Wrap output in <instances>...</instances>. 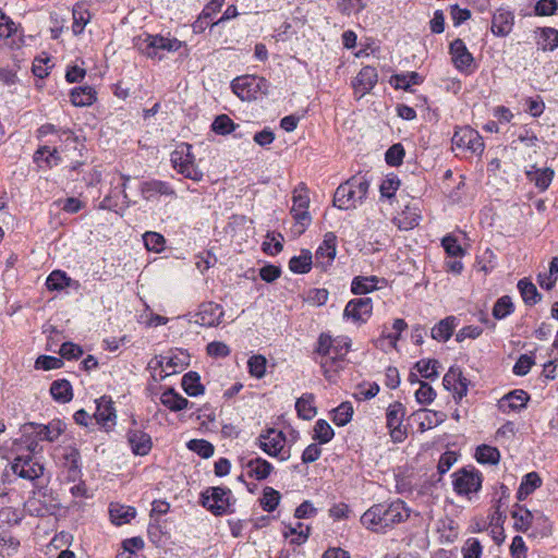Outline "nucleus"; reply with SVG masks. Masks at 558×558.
Returning a JSON list of instances; mask_svg holds the SVG:
<instances>
[{
	"label": "nucleus",
	"mask_w": 558,
	"mask_h": 558,
	"mask_svg": "<svg viewBox=\"0 0 558 558\" xmlns=\"http://www.w3.org/2000/svg\"><path fill=\"white\" fill-rule=\"evenodd\" d=\"M350 348L351 339L349 337L339 336L333 338L326 332L319 335L314 354H316V361L328 381H335L336 375L343 369Z\"/></svg>",
	"instance_id": "f257e3e1"
},
{
	"label": "nucleus",
	"mask_w": 558,
	"mask_h": 558,
	"mask_svg": "<svg viewBox=\"0 0 558 558\" xmlns=\"http://www.w3.org/2000/svg\"><path fill=\"white\" fill-rule=\"evenodd\" d=\"M411 509L401 499L390 504H376L367 509L361 517L362 525L379 534H386L396 525L408 521Z\"/></svg>",
	"instance_id": "f03ea898"
},
{
	"label": "nucleus",
	"mask_w": 558,
	"mask_h": 558,
	"mask_svg": "<svg viewBox=\"0 0 558 558\" xmlns=\"http://www.w3.org/2000/svg\"><path fill=\"white\" fill-rule=\"evenodd\" d=\"M368 189L369 182L365 177L354 175L337 187L333 205L342 210L355 208L365 199Z\"/></svg>",
	"instance_id": "7ed1b4c3"
},
{
	"label": "nucleus",
	"mask_w": 558,
	"mask_h": 558,
	"mask_svg": "<svg viewBox=\"0 0 558 558\" xmlns=\"http://www.w3.org/2000/svg\"><path fill=\"white\" fill-rule=\"evenodd\" d=\"M138 51L150 59H162L161 51L175 52L181 47L186 46L185 43L161 35H145L136 40Z\"/></svg>",
	"instance_id": "20e7f679"
},
{
	"label": "nucleus",
	"mask_w": 558,
	"mask_h": 558,
	"mask_svg": "<svg viewBox=\"0 0 558 558\" xmlns=\"http://www.w3.org/2000/svg\"><path fill=\"white\" fill-rule=\"evenodd\" d=\"M232 492L228 487H208L201 494V504L214 515L231 513L233 505Z\"/></svg>",
	"instance_id": "39448f33"
},
{
	"label": "nucleus",
	"mask_w": 558,
	"mask_h": 558,
	"mask_svg": "<svg viewBox=\"0 0 558 558\" xmlns=\"http://www.w3.org/2000/svg\"><path fill=\"white\" fill-rule=\"evenodd\" d=\"M172 167L184 178L198 182L203 179V172L195 166V157L190 144H182L171 153Z\"/></svg>",
	"instance_id": "423d86ee"
},
{
	"label": "nucleus",
	"mask_w": 558,
	"mask_h": 558,
	"mask_svg": "<svg viewBox=\"0 0 558 558\" xmlns=\"http://www.w3.org/2000/svg\"><path fill=\"white\" fill-rule=\"evenodd\" d=\"M453 490L459 496H465L471 499L482 488L483 475L475 468H462L452 474Z\"/></svg>",
	"instance_id": "0eeeda50"
},
{
	"label": "nucleus",
	"mask_w": 558,
	"mask_h": 558,
	"mask_svg": "<svg viewBox=\"0 0 558 558\" xmlns=\"http://www.w3.org/2000/svg\"><path fill=\"white\" fill-rule=\"evenodd\" d=\"M258 447L268 456L278 458L280 461H287L291 453L286 449V436L281 430L269 428L257 438Z\"/></svg>",
	"instance_id": "6e6552de"
},
{
	"label": "nucleus",
	"mask_w": 558,
	"mask_h": 558,
	"mask_svg": "<svg viewBox=\"0 0 558 558\" xmlns=\"http://www.w3.org/2000/svg\"><path fill=\"white\" fill-rule=\"evenodd\" d=\"M291 214L298 225L302 227L300 232H303L305 227L311 222L308 213L310 197L308 191L304 183H300L293 191Z\"/></svg>",
	"instance_id": "1a4fd4ad"
},
{
	"label": "nucleus",
	"mask_w": 558,
	"mask_h": 558,
	"mask_svg": "<svg viewBox=\"0 0 558 558\" xmlns=\"http://www.w3.org/2000/svg\"><path fill=\"white\" fill-rule=\"evenodd\" d=\"M451 141L453 146L473 154L480 155L484 150L482 136L470 126L457 128Z\"/></svg>",
	"instance_id": "9d476101"
},
{
	"label": "nucleus",
	"mask_w": 558,
	"mask_h": 558,
	"mask_svg": "<svg viewBox=\"0 0 558 558\" xmlns=\"http://www.w3.org/2000/svg\"><path fill=\"white\" fill-rule=\"evenodd\" d=\"M266 84L264 77L256 75H243L234 78L231 83L232 92L241 99L251 101L256 98V94L262 85Z\"/></svg>",
	"instance_id": "9b49d317"
},
{
	"label": "nucleus",
	"mask_w": 558,
	"mask_h": 558,
	"mask_svg": "<svg viewBox=\"0 0 558 558\" xmlns=\"http://www.w3.org/2000/svg\"><path fill=\"white\" fill-rule=\"evenodd\" d=\"M405 409L402 403L396 401L391 403L386 412L387 427L389 428L390 436L395 442H401L407 436L405 428H403V418Z\"/></svg>",
	"instance_id": "f8f14e48"
},
{
	"label": "nucleus",
	"mask_w": 558,
	"mask_h": 558,
	"mask_svg": "<svg viewBox=\"0 0 558 558\" xmlns=\"http://www.w3.org/2000/svg\"><path fill=\"white\" fill-rule=\"evenodd\" d=\"M14 474L25 480H36L44 473V466L31 454L17 456L11 466Z\"/></svg>",
	"instance_id": "ddd939ff"
},
{
	"label": "nucleus",
	"mask_w": 558,
	"mask_h": 558,
	"mask_svg": "<svg viewBox=\"0 0 558 558\" xmlns=\"http://www.w3.org/2000/svg\"><path fill=\"white\" fill-rule=\"evenodd\" d=\"M373 311V302L371 298L353 299L348 302L343 311V316L355 323H366Z\"/></svg>",
	"instance_id": "4468645a"
},
{
	"label": "nucleus",
	"mask_w": 558,
	"mask_h": 558,
	"mask_svg": "<svg viewBox=\"0 0 558 558\" xmlns=\"http://www.w3.org/2000/svg\"><path fill=\"white\" fill-rule=\"evenodd\" d=\"M81 454L76 448L66 447L63 452V476L68 483H75L82 477Z\"/></svg>",
	"instance_id": "2eb2a0df"
},
{
	"label": "nucleus",
	"mask_w": 558,
	"mask_h": 558,
	"mask_svg": "<svg viewBox=\"0 0 558 558\" xmlns=\"http://www.w3.org/2000/svg\"><path fill=\"white\" fill-rule=\"evenodd\" d=\"M444 387L453 392L457 400H461L468 393L469 380L462 375L459 367H450L442 378Z\"/></svg>",
	"instance_id": "dca6fc26"
},
{
	"label": "nucleus",
	"mask_w": 558,
	"mask_h": 558,
	"mask_svg": "<svg viewBox=\"0 0 558 558\" xmlns=\"http://www.w3.org/2000/svg\"><path fill=\"white\" fill-rule=\"evenodd\" d=\"M222 316L223 310L219 304L206 302L199 306L195 314V323L201 326L213 327L220 324Z\"/></svg>",
	"instance_id": "f3484780"
},
{
	"label": "nucleus",
	"mask_w": 558,
	"mask_h": 558,
	"mask_svg": "<svg viewBox=\"0 0 558 558\" xmlns=\"http://www.w3.org/2000/svg\"><path fill=\"white\" fill-rule=\"evenodd\" d=\"M530 396L522 389H515L504 396L499 402L498 408L504 413L520 411L526 407Z\"/></svg>",
	"instance_id": "a211bd4d"
},
{
	"label": "nucleus",
	"mask_w": 558,
	"mask_h": 558,
	"mask_svg": "<svg viewBox=\"0 0 558 558\" xmlns=\"http://www.w3.org/2000/svg\"><path fill=\"white\" fill-rule=\"evenodd\" d=\"M336 242L337 236L332 232H327L324 236L323 243L318 246L315 253L316 264L323 268L329 266L336 257Z\"/></svg>",
	"instance_id": "6ab92c4d"
},
{
	"label": "nucleus",
	"mask_w": 558,
	"mask_h": 558,
	"mask_svg": "<svg viewBox=\"0 0 558 558\" xmlns=\"http://www.w3.org/2000/svg\"><path fill=\"white\" fill-rule=\"evenodd\" d=\"M94 417L96 422L104 427L114 425L117 416L113 402L110 397L102 396L96 400Z\"/></svg>",
	"instance_id": "aec40b11"
},
{
	"label": "nucleus",
	"mask_w": 558,
	"mask_h": 558,
	"mask_svg": "<svg viewBox=\"0 0 558 558\" xmlns=\"http://www.w3.org/2000/svg\"><path fill=\"white\" fill-rule=\"evenodd\" d=\"M378 81L377 70L374 66H363L353 81V87L361 96L371 92Z\"/></svg>",
	"instance_id": "412c9836"
},
{
	"label": "nucleus",
	"mask_w": 558,
	"mask_h": 558,
	"mask_svg": "<svg viewBox=\"0 0 558 558\" xmlns=\"http://www.w3.org/2000/svg\"><path fill=\"white\" fill-rule=\"evenodd\" d=\"M450 53L454 66L460 71L469 69L474 61L472 53L469 52L464 41L460 38L450 44Z\"/></svg>",
	"instance_id": "4be33fe9"
},
{
	"label": "nucleus",
	"mask_w": 558,
	"mask_h": 558,
	"mask_svg": "<svg viewBox=\"0 0 558 558\" xmlns=\"http://www.w3.org/2000/svg\"><path fill=\"white\" fill-rule=\"evenodd\" d=\"M128 441L132 452L136 456L148 454L153 446L151 437L140 429H130L128 432Z\"/></svg>",
	"instance_id": "5701e85b"
},
{
	"label": "nucleus",
	"mask_w": 558,
	"mask_h": 558,
	"mask_svg": "<svg viewBox=\"0 0 558 558\" xmlns=\"http://www.w3.org/2000/svg\"><path fill=\"white\" fill-rule=\"evenodd\" d=\"M141 193L146 201H150L157 195L175 196V192L170 184L160 180L143 182L141 185Z\"/></svg>",
	"instance_id": "b1692460"
},
{
	"label": "nucleus",
	"mask_w": 558,
	"mask_h": 558,
	"mask_svg": "<svg viewBox=\"0 0 558 558\" xmlns=\"http://www.w3.org/2000/svg\"><path fill=\"white\" fill-rule=\"evenodd\" d=\"M35 427L36 436L39 440L54 441L64 432V425L61 421H51L47 425L31 423Z\"/></svg>",
	"instance_id": "393cba45"
},
{
	"label": "nucleus",
	"mask_w": 558,
	"mask_h": 558,
	"mask_svg": "<svg viewBox=\"0 0 558 558\" xmlns=\"http://www.w3.org/2000/svg\"><path fill=\"white\" fill-rule=\"evenodd\" d=\"M245 468L248 470V476L257 481L266 480L274 470L272 464L260 457L248 460Z\"/></svg>",
	"instance_id": "a878e982"
},
{
	"label": "nucleus",
	"mask_w": 558,
	"mask_h": 558,
	"mask_svg": "<svg viewBox=\"0 0 558 558\" xmlns=\"http://www.w3.org/2000/svg\"><path fill=\"white\" fill-rule=\"evenodd\" d=\"M513 25V15L509 11H497L493 15L492 32L496 36H506Z\"/></svg>",
	"instance_id": "bb28decb"
},
{
	"label": "nucleus",
	"mask_w": 558,
	"mask_h": 558,
	"mask_svg": "<svg viewBox=\"0 0 558 558\" xmlns=\"http://www.w3.org/2000/svg\"><path fill=\"white\" fill-rule=\"evenodd\" d=\"M413 415L416 420L420 421V429L422 432L438 426L446 418L445 413L427 409L420 410L415 412Z\"/></svg>",
	"instance_id": "cd10ccee"
},
{
	"label": "nucleus",
	"mask_w": 558,
	"mask_h": 558,
	"mask_svg": "<svg viewBox=\"0 0 558 558\" xmlns=\"http://www.w3.org/2000/svg\"><path fill=\"white\" fill-rule=\"evenodd\" d=\"M189 365V355L180 353L173 356H159L156 357V366L161 367L163 371H170L166 375L178 373Z\"/></svg>",
	"instance_id": "c85d7f7f"
},
{
	"label": "nucleus",
	"mask_w": 558,
	"mask_h": 558,
	"mask_svg": "<svg viewBox=\"0 0 558 558\" xmlns=\"http://www.w3.org/2000/svg\"><path fill=\"white\" fill-rule=\"evenodd\" d=\"M50 395L59 403H68L73 398V389L69 380L57 379L50 385Z\"/></svg>",
	"instance_id": "c756f323"
},
{
	"label": "nucleus",
	"mask_w": 558,
	"mask_h": 558,
	"mask_svg": "<svg viewBox=\"0 0 558 558\" xmlns=\"http://www.w3.org/2000/svg\"><path fill=\"white\" fill-rule=\"evenodd\" d=\"M420 219L421 215L418 208L408 205L402 213L395 218V222L399 229L411 230L418 226Z\"/></svg>",
	"instance_id": "7c9ffc66"
},
{
	"label": "nucleus",
	"mask_w": 558,
	"mask_h": 558,
	"mask_svg": "<svg viewBox=\"0 0 558 558\" xmlns=\"http://www.w3.org/2000/svg\"><path fill=\"white\" fill-rule=\"evenodd\" d=\"M71 102L75 107H86L93 105L97 97L96 92L90 86H80L73 88L70 94Z\"/></svg>",
	"instance_id": "2f4dec72"
},
{
	"label": "nucleus",
	"mask_w": 558,
	"mask_h": 558,
	"mask_svg": "<svg viewBox=\"0 0 558 558\" xmlns=\"http://www.w3.org/2000/svg\"><path fill=\"white\" fill-rule=\"evenodd\" d=\"M161 403L172 412L184 410L189 405V400L174 391L173 388H168L160 397Z\"/></svg>",
	"instance_id": "473e14b6"
},
{
	"label": "nucleus",
	"mask_w": 558,
	"mask_h": 558,
	"mask_svg": "<svg viewBox=\"0 0 558 558\" xmlns=\"http://www.w3.org/2000/svg\"><path fill=\"white\" fill-rule=\"evenodd\" d=\"M518 289L526 305H535L542 300V294L538 293L536 286L527 278L519 280Z\"/></svg>",
	"instance_id": "72a5a7b5"
},
{
	"label": "nucleus",
	"mask_w": 558,
	"mask_h": 558,
	"mask_svg": "<svg viewBox=\"0 0 558 558\" xmlns=\"http://www.w3.org/2000/svg\"><path fill=\"white\" fill-rule=\"evenodd\" d=\"M111 522L116 525L129 523L136 515V510L130 506L111 505L109 509Z\"/></svg>",
	"instance_id": "f704fd0d"
},
{
	"label": "nucleus",
	"mask_w": 558,
	"mask_h": 558,
	"mask_svg": "<svg viewBox=\"0 0 558 558\" xmlns=\"http://www.w3.org/2000/svg\"><path fill=\"white\" fill-rule=\"evenodd\" d=\"M514 520L513 527L515 531L525 533L532 525L533 514L526 508L515 505V509L511 511Z\"/></svg>",
	"instance_id": "c9c22d12"
},
{
	"label": "nucleus",
	"mask_w": 558,
	"mask_h": 558,
	"mask_svg": "<svg viewBox=\"0 0 558 558\" xmlns=\"http://www.w3.org/2000/svg\"><path fill=\"white\" fill-rule=\"evenodd\" d=\"M181 385L183 390L191 397L204 393V386L201 384V377L196 372L184 374Z\"/></svg>",
	"instance_id": "e433bc0d"
},
{
	"label": "nucleus",
	"mask_w": 558,
	"mask_h": 558,
	"mask_svg": "<svg viewBox=\"0 0 558 558\" xmlns=\"http://www.w3.org/2000/svg\"><path fill=\"white\" fill-rule=\"evenodd\" d=\"M295 410L299 417L303 420H312L316 415L314 396L312 393H305L300 397L295 402Z\"/></svg>",
	"instance_id": "4c0bfd02"
},
{
	"label": "nucleus",
	"mask_w": 558,
	"mask_h": 558,
	"mask_svg": "<svg viewBox=\"0 0 558 558\" xmlns=\"http://www.w3.org/2000/svg\"><path fill=\"white\" fill-rule=\"evenodd\" d=\"M378 278L376 276L355 277L351 283L353 294H367L377 289Z\"/></svg>",
	"instance_id": "58836bf2"
},
{
	"label": "nucleus",
	"mask_w": 558,
	"mask_h": 558,
	"mask_svg": "<svg viewBox=\"0 0 558 558\" xmlns=\"http://www.w3.org/2000/svg\"><path fill=\"white\" fill-rule=\"evenodd\" d=\"M454 317H446L435 325L432 329V338L442 342L449 340L454 329Z\"/></svg>",
	"instance_id": "ea45409f"
},
{
	"label": "nucleus",
	"mask_w": 558,
	"mask_h": 558,
	"mask_svg": "<svg viewBox=\"0 0 558 558\" xmlns=\"http://www.w3.org/2000/svg\"><path fill=\"white\" fill-rule=\"evenodd\" d=\"M475 458L481 464L495 465L500 460V452L496 447L481 445L476 449Z\"/></svg>",
	"instance_id": "a19ab883"
},
{
	"label": "nucleus",
	"mask_w": 558,
	"mask_h": 558,
	"mask_svg": "<svg viewBox=\"0 0 558 558\" xmlns=\"http://www.w3.org/2000/svg\"><path fill=\"white\" fill-rule=\"evenodd\" d=\"M312 268V254L303 251L301 255L293 256L289 262V269L294 274H307Z\"/></svg>",
	"instance_id": "79ce46f5"
},
{
	"label": "nucleus",
	"mask_w": 558,
	"mask_h": 558,
	"mask_svg": "<svg viewBox=\"0 0 558 558\" xmlns=\"http://www.w3.org/2000/svg\"><path fill=\"white\" fill-rule=\"evenodd\" d=\"M423 82L417 72H409L405 74H396L391 77V83L396 88L409 90L412 85H418Z\"/></svg>",
	"instance_id": "37998d69"
},
{
	"label": "nucleus",
	"mask_w": 558,
	"mask_h": 558,
	"mask_svg": "<svg viewBox=\"0 0 558 558\" xmlns=\"http://www.w3.org/2000/svg\"><path fill=\"white\" fill-rule=\"evenodd\" d=\"M280 493L272 487H265L260 498V506L264 511L272 512L279 505Z\"/></svg>",
	"instance_id": "c03bdc74"
},
{
	"label": "nucleus",
	"mask_w": 558,
	"mask_h": 558,
	"mask_svg": "<svg viewBox=\"0 0 558 558\" xmlns=\"http://www.w3.org/2000/svg\"><path fill=\"white\" fill-rule=\"evenodd\" d=\"M333 429L330 424L325 420H318L314 426V436L315 440H318L319 444H327L333 438Z\"/></svg>",
	"instance_id": "a18cd8bd"
},
{
	"label": "nucleus",
	"mask_w": 558,
	"mask_h": 558,
	"mask_svg": "<svg viewBox=\"0 0 558 558\" xmlns=\"http://www.w3.org/2000/svg\"><path fill=\"white\" fill-rule=\"evenodd\" d=\"M267 360L262 354L252 355L247 361L248 373L255 378H263L266 374Z\"/></svg>",
	"instance_id": "49530a36"
},
{
	"label": "nucleus",
	"mask_w": 558,
	"mask_h": 558,
	"mask_svg": "<svg viewBox=\"0 0 558 558\" xmlns=\"http://www.w3.org/2000/svg\"><path fill=\"white\" fill-rule=\"evenodd\" d=\"M514 310L513 303L509 295H504L499 298L494 307H493V316L496 319H502L510 315Z\"/></svg>",
	"instance_id": "de8ad7c7"
},
{
	"label": "nucleus",
	"mask_w": 558,
	"mask_h": 558,
	"mask_svg": "<svg viewBox=\"0 0 558 558\" xmlns=\"http://www.w3.org/2000/svg\"><path fill=\"white\" fill-rule=\"evenodd\" d=\"M71 279L66 276L64 271L53 270L46 280V286L48 290H62L65 287L70 286Z\"/></svg>",
	"instance_id": "09e8293b"
},
{
	"label": "nucleus",
	"mask_w": 558,
	"mask_h": 558,
	"mask_svg": "<svg viewBox=\"0 0 558 558\" xmlns=\"http://www.w3.org/2000/svg\"><path fill=\"white\" fill-rule=\"evenodd\" d=\"M353 415V407L350 402H342L333 410V423L338 426L347 425Z\"/></svg>",
	"instance_id": "8fccbe9b"
},
{
	"label": "nucleus",
	"mask_w": 558,
	"mask_h": 558,
	"mask_svg": "<svg viewBox=\"0 0 558 558\" xmlns=\"http://www.w3.org/2000/svg\"><path fill=\"white\" fill-rule=\"evenodd\" d=\"M235 128H236V125L227 114L218 116L211 124V130L216 134H220V135L230 134L231 132H233L235 130Z\"/></svg>",
	"instance_id": "3c124183"
},
{
	"label": "nucleus",
	"mask_w": 558,
	"mask_h": 558,
	"mask_svg": "<svg viewBox=\"0 0 558 558\" xmlns=\"http://www.w3.org/2000/svg\"><path fill=\"white\" fill-rule=\"evenodd\" d=\"M187 448L205 459L210 458L215 451L214 446L205 439H192L187 442Z\"/></svg>",
	"instance_id": "603ef678"
},
{
	"label": "nucleus",
	"mask_w": 558,
	"mask_h": 558,
	"mask_svg": "<svg viewBox=\"0 0 558 558\" xmlns=\"http://www.w3.org/2000/svg\"><path fill=\"white\" fill-rule=\"evenodd\" d=\"M438 362L436 360H421L416 362L415 368L422 377L427 379H434L438 376L437 372Z\"/></svg>",
	"instance_id": "864d4df0"
},
{
	"label": "nucleus",
	"mask_w": 558,
	"mask_h": 558,
	"mask_svg": "<svg viewBox=\"0 0 558 558\" xmlns=\"http://www.w3.org/2000/svg\"><path fill=\"white\" fill-rule=\"evenodd\" d=\"M404 148L400 143L393 144L385 154L386 162L391 167H398L402 163L404 157Z\"/></svg>",
	"instance_id": "5fc2aeb1"
},
{
	"label": "nucleus",
	"mask_w": 558,
	"mask_h": 558,
	"mask_svg": "<svg viewBox=\"0 0 558 558\" xmlns=\"http://www.w3.org/2000/svg\"><path fill=\"white\" fill-rule=\"evenodd\" d=\"M63 360L51 355H40L35 362V368L50 371L61 368L63 366Z\"/></svg>",
	"instance_id": "6e6d98bb"
},
{
	"label": "nucleus",
	"mask_w": 558,
	"mask_h": 558,
	"mask_svg": "<svg viewBox=\"0 0 558 558\" xmlns=\"http://www.w3.org/2000/svg\"><path fill=\"white\" fill-rule=\"evenodd\" d=\"M543 40V49L550 50L558 48V29L553 27H544L541 32Z\"/></svg>",
	"instance_id": "4d7b16f0"
},
{
	"label": "nucleus",
	"mask_w": 558,
	"mask_h": 558,
	"mask_svg": "<svg viewBox=\"0 0 558 558\" xmlns=\"http://www.w3.org/2000/svg\"><path fill=\"white\" fill-rule=\"evenodd\" d=\"M482 551L481 542L475 537L468 538L462 547L463 558H481Z\"/></svg>",
	"instance_id": "13d9d810"
},
{
	"label": "nucleus",
	"mask_w": 558,
	"mask_h": 558,
	"mask_svg": "<svg viewBox=\"0 0 558 558\" xmlns=\"http://www.w3.org/2000/svg\"><path fill=\"white\" fill-rule=\"evenodd\" d=\"M436 397V391L433 389V387L425 383H420V388L415 392L416 401L421 404H429L434 401Z\"/></svg>",
	"instance_id": "bf43d9fd"
},
{
	"label": "nucleus",
	"mask_w": 558,
	"mask_h": 558,
	"mask_svg": "<svg viewBox=\"0 0 558 558\" xmlns=\"http://www.w3.org/2000/svg\"><path fill=\"white\" fill-rule=\"evenodd\" d=\"M442 247L449 257H460L464 254L462 246L454 236L447 235L441 241Z\"/></svg>",
	"instance_id": "052dcab7"
},
{
	"label": "nucleus",
	"mask_w": 558,
	"mask_h": 558,
	"mask_svg": "<svg viewBox=\"0 0 558 558\" xmlns=\"http://www.w3.org/2000/svg\"><path fill=\"white\" fill-rule=\"evenodd\" d=\"M369 0H341L339 2V10L343 14H351L352 12L359 13L364 10Z\"/></svg>",
	"instance_id": "680f3d73"
},
{
	"label": "nucleus",
	"mask_w": 558,
	"mask_h": 558,
	"mask_svg": "<svg viewBox=\"0 0 558 558\" xmlns=\"http://www.w3.org/2000/svg\"><path fill=\"white\" fill-rule=\"evenodd\" d=\"M145 246L149 251L160 252L165 244V238L153 231H148L143 236Z\"/></svg>",
	"instance_id": "e2e57ef3"
},
{
	"label": "nucleus",
	"mask_w": 558,
	"mask_h": 558,
	"mask_svg": "<svg viewBox=\"0 0 558 558\" xmlns=\"http://www.w3.org/2000/svg\"><path fill=\"white\" fill-rule=\"evenodd\" d=\"M558 10L557 0H538L534 11L538 16H550Z\"/></svg>",
	"instance_id": "0e129e2a"
},
{
	"label": "nucleus",
	"mask_w": 558,
	"mask_h": 558,
	"mask_svg": "<svg viewBox=\"0 0 558 558\" xmlns=\"http://www.w3.org/2000/svg\"><path fill=\"white\" fill-rule=\"evenodd\" d=\"M61 359L76 360L83 355V350L80 345L73 342H64L59 350Z\"/></svg>",
	"instance_id": "69168bd1"
},
{
	"label": "nucleus",
	"mask_w": 558,
	"mask_h": 558,
	"mask_svg": "<svg viewBox=\"0 0 558 558\" xmlns=\"http://www.w3.org/2000/svg\"><path fill=\"white\" fill-rule=\"evenodd\" d=\"M400 185V181L398 178L396 177H387L380 184V187H379V191H380V194L383 197H387V198H391L398 187Z\"/></svg>",
	"instance_id": "338daca9"
},
{
	"label": "nucleus",
	"mask_w": 558,
	"mask_h": 558,
	"mask_svg": "<svg viewBox=\"0 0 558 558\" xmlns=\"http://www.w3.org/2000/svg\"><path fill=\"white\" fill-rule=\"evenodd\" d=\"M534 365V360L527 354H522L513 366V373L518 376L526 375Z\"/></svg>",
	"instance_id": "774afa93"
}]
</instances>
